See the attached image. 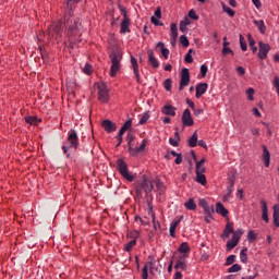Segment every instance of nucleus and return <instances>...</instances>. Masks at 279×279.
I'll use <instances>...</instances> for the list:
<instances>
[{"instance_id": "1", "label": "nucleus", "mask_w": 279, "mask_h": 279, "mask_svg": "<svg viewBox=\"0 0 279 279\" xmlns=\"http://www.w3.org/2000/svg\"><path fill=\"white\" fill-rule=\"evenodd\" d=\"M154 191V180L144 178L136 185V197L137 199H143V194L145 193L147 202L151 199V192Z\"/></svg>"}, {"instance_id": "2", "label": "nucleus", "mask_w": 279, "mask_h": 279, "mask_svg": "<svg viewBox=\"0 0 279 279\" xmlns=\"http://www.w3.org/2000/svg\"><path fill=\"white\" fill-rule=\"evenodd\" d=\"M63 32H64V22L62 20L52 22L48 26V38L50 40L54 39V40H57V43H62Z\"/></svg>"}, {"instance_id": "3", "label": "nucleus", "mask_w": 279, "mask_h": 279, "mask_svg": "<svg viewBox=\"0 0 279 279\" xmlns=\"http://www.w3.org/2000/svg\"><path fill=\"white\" fill-rule=\"evenodd\" d=\"M111 60L110 75L117 77V73L121 71V60H123V51L116 49L109 53Z\"/></svg>"}, {"instance_id": "4", "label": "nucleus", "mask_w": 279, "mask_h": 279, "mask_svg": "<svg viewBox=\"0 0 279 279\" xmlns=\"http://www.w3.org/2000/svg\"><path fill=\"white\" fill-rule=\"evenodd\" d=\"M77 147H80V137L77 136V131L71 129L68 132V140L62 146V150L64 154H66L69 149H73L74 151H77Z\"/></svg>"}, {"instance_id": "5", "label": "nucleus", "mask_w": 279, "mask_h": 279, "mask_svg": "<svg viewBox=\"0 0 279 279\" xmlns=\"http://www.w3.org/2000/svg\"><path fill=\"white\" fill-rule=\"evenodd\" d=\"M117 165L122 178H124V180H128V182H134L136 175L132 174L130 170H128V163H125V160L120 158L117 160Z\"/></svg>"}, {"instance_id": "6", "label": "nucleus", "mask_w": 279, "mask_h": 279, "mask_svg": "<svg viewBox=\"0 0 279 279\" xmlns=\"http://www.w3.org/2000/svg\"><path fill=\"white\" fill-rule=\"evenodd\" d=\"M126 141H128L130 156H137L142 151H145V147H147V140H143L140 147H136V148L132 147V141H134V137L130 133L126 136Z\"/></svg>"}, {"instance_id": "7", "label": "nucleus", "mask_w": 279, "mask_h": 279, "mask_svg": "<svg viewBox=\"0 0 279 279\" xmlns=\"http://www.w3.org/2000/svg\"><path fill=\"white\" fill-rule=\"evenodd\" d=\"M97 95L100 104H108V101H110V89L106 83H100L97 85Z\"/></svg>"}, {"instance_id": "8", "label": "nucleus", "mask_w": 279, "mask_h": 279, "mask_svg": "<svg viewBox=\"0 0 279 279\" xmlns=\"http://www.w3.org/2000/svg\"><path fill=\"white\" fill-rule=\"evenodd\" d=\"M241 236H243V229H238L231 240L227 242V252L230 250H234L239 245V241H241Z\"/></svg>"}, {"instance_id": "9", "label": "nucleus", "mask_w": 279, "mask_h": 279, "mask_svg": "<svg viewBox=\"0 0 279 279\" xmlns=\"http://www.w3.org/2000/svg\"><path fill=\"white\" fill-rule=\"evenodd\" d=\"M120 11L123 16L120 32L121 34H130V17H128V10H125L123 7H120Z\"/></svg>"}, {"instance_id": "10", "label": "nucleus", "mask_w": 279, "mask_h": 279, "mask_svg": "<svg viewBox=\"0 0 279 279\" xmlns=\"http://www.w3.org/2000/svg\"><path fill=\"white\" fill-rule=\"evenodd\" d=\"M189 84H191V72L189 71V69L183 68L181 71V81H180L179 90H184V88H186Z\"/></svg>"}, {"instance_id": "11", "label": "nucleus", "mask_w": 279, "mask_h": 279, "mask_svg": "<svg viewBox=\"0 0 279 279\" xmlns=\"http://www.w3.org/2000/svg\"><path fill=\"white\" fill-rule=\"evenodd\" d=\"M182 124H183V128H193V125H195V120H193V116H191L190 109H185L183 111Z\"/></svg>"}, {"instance_id": "12", "label": "nucleus", "mask_w": 279, "mask_h": 279, "mask_svg": "<svg viewBox=\"0 0 279 279\" xmlns=\"http://www.w3.org/2000/svg\"><path fill=\"white\" fill-rule=\"evenodd\" d=\"M258 47H259V51H258L259 60L267 59V56H268L269 51H271V46H269V44H265L263 41H259Z\"/></svg>"}, {"instance_id": "13", "label": "nucleus", "mask_w": 279, "mask_h": 279, "mask_svg": "<svg viewBox=\"0 0 279 279\" xmlns=\"http://www.w3.org/2000/svg\"><path fill=\"white\" fill-rule=\"evenodd\" d=\"M73 23L74 24L70 25L68 29V37L70 38V40H73V36H77V34H80V21L73 20Z\"/></svg>"}, {"instance_id": "14", "label": "nucleus", "mask_w": 279, "mask_h": 279, "mask_svg": "<svg viewBox=\"0 0 279 279\" xmlns=\"http://www.w3.org/2000/svg\"><path fill=\"white\" fill-rule=\"evenodd\" d=\"M101 126L104 128L105 132H108V134H112V132H117V123L110 120H104L101 123Z\"/></svg>"}, {"instance_id": "15", "label": "nucleus", "mask_w": 279, "mask_h": 279, "mask_svg": "<svg viewBox=\"0 0 279 279\" xmlns=\"http://www.w3.org/2000/svg\"><path fill=\"white\" fill-rule=\"evenodd\" d=\"M262 219L265 223H269V208L267 207L266 201H260Z\"/></svg>"}, {"instance_id": "16", "label": "nucleus", "mask_w": 279, "mask_h": 279, "mask_svg": "<svg viewBox=\"0 0 279 279\" xmlns=\"http://www.w3.org/2000/svg\"><path fill=\"white\" fill-rule=\"evenodd\" d=\"M177 252H179L180 256L189 258V254H191V246L186 242H182Z\"/></svg>"}, {"instance_id": "17", "label": "nucleus", "mask_w": 279, "mask_h": 279, "mask_svg": "<svg viewBox=\"0 0 279 279\" xmlns=\"http://www.w3.org/2000/svg\"><path fill=\"white\" fill-rule=\"evenodd\" d=\"M234 223L233 222H228L225 227V230L221 234V239H229L231 234H234Z\"/></svg>"}, {"instance_id": "18", "label": "nucleus", "mask_w": 279, "mask_h": 279, "mask_svg": "<svg viewBox=\"0 0 279 279\" xmlns=\"http://www.w3.org/2000/svg\"><path fill=\"white\" fill-rule=\"evenodd\" d=\"M206 90H208V84L207 83H198L196 85V99H199L203 95L206 94Z\"/></svg>"}, {"instance_id": "19", "label": "nucleus", "mask_w": 279, "mask_h": 279, "mask_svg": "<svg viewBox=\"0 0 279 279\" xmlns=\"http://www.w3.org/2000/svg\"><path fill=\"white\" fill-rule=\"evenodd\" d=\"M131 64H132V69L136 77V81L138 84H141V73L138 71V61L133 56H131Z\"/></svg>"}, {"instance_id": "20", "label": "nucleus", "mask_w": 279, "mask_h": 279, "mask_svg": "<svg viewBox=\"0 0 279 279\" xmlns=\"http://www.w3.org/2000/svg\"><path fill=\"white\" fill-rule=\"evenodd\" d=\"M154 262H147L143 269H142V279H148L149 278V270L151 271L154 269Z\"/></svg>"}, {"instance_id": "21", "label": "nucleus", "mask_w": 279, "mask_h": 279, "mask_svg": "<svg viewBox=\"0 0 279 279\" xmlns=\"http://www.w3.org/2000/svg\"><path fill=\"white\" fill-rule=\"evenodd\" d=\"M186 258L189 257H184L182 255H179L177 257V264L174 265V269H182L183 271H186Z\"/></svg>"}, {"instance_id": "22", "label": "nucleus", "mask_w": 279, "mask_h": 279, "mask_svg": "<svg viewBox=\"0 0 279 279\" xmlns=\"http://www.w3.org/2000/svg\"><path fill=\"white\" fill-rule=\"evenodd\" d=\"M262 148L264 165L265 167H269V165H271V154H269V149H267L266 145H263Z\"/></svg>"}, {"instance_id": "23", "label": "nucleus", "mask_w": 279, "mask_h": 279, "mask_svg": "<svg viewBox=\"0 0 279 279\" xmlns=\"http://www.w3.org/2000/svg\"><path fill=\"white\" fill-rule=\"evenodd\" d=\"M148 62L153 66V69H158V66H160V62L158 61L156 56H154V50L148 51Z\"/></svg>"}, {"instance_id": "24", "label": "nucleus", "mask_w": 279, "mask_h": 279, "mask_svg": "<svg viewBox=\"0 0 279 279\" xmlns=\"http://www.w3.org/2000/svg\"><path fill=\"white\" fill-rule=\"evenodd\" d=\"M175 110L177 108L172 105H166L162 107L161 112L168 117H175Z\"/></svg>"}, {"instance_id": "25", "label": "nucleus", "mask_w": 279, "mask_h": 279, "mask_svg": "<svg viewBox=\"0 0 279 279\" xmlns=\"http://www.w3.org/2000/svg\"><path fill=\"white\" fill-rule=\"evenodd\" d=\"M253 23L257 27L259 34H266L267 26L265 25V21H263V20H254Z\"/></svg>"}, {"instance_id": "26", "label": "nucleus", "mask_w": 279, "mask_h": 279, "mask_svg": "<svg viewBox=\"0 0 279 279\" xmlns=\"http://www.w3.org/2000/svg\"><path fill=\"white\" fill-rule=\"evenodd\" d=\"M148 215L151 217L154 230H158V228H160V221L156 220V214L154 213V208L151 206L148 208Z\"/></svg>"}, {"instance_id": "27", "label": "nucleus", "mask_w": 279, "mask_h": 279, "mask_svg": "<svg viewBox=\"0 0 279 279\" xmlns=\"http://www.w3.org/2000/svg\"><path fill=\"white\" fill-rule=\"evenodd\" d=\"M216 213L217 215H221V217H228V209L226 208V206H223L221 203H217L216 204Z\"/></svg>"}, {"instance_id": "28", "label": "nucleus", "mask_w": 279, "mask_h": 279, "mask_svg": "<svg viewBox=\"0 0 279 279\" xmlns=\"http://www.w3.org/2000/svg\"><path fill=\"white\" fill-rule=\"evenodd\" d=\"M274 214H272V219H274V225L276 228H279V205H275L272 207Z\"/></svg>"}, {"instance_id": "29", "label": "nucleus", "mask_w": 279, "mask_h": 279, "mask_svg": "<svg viewBox=\"0 0 279 279\" xmlns=\"http://www.w3.org/2000/svg\"><path fill=\"white\" fill-rule=\"evenodd\" d=\"M204 162H206L205 158L196 162V174L206 173V167H204Z\"/></svg>"}, {"instance_id": "30", "label": "nucleus", "mask_w": 279, "mask_h": 279, "mask_svg": "<svg viewBox=\"0 0 279 279\" xmlns=\"http://www.w3.org/2000/svg\"><path fill=\"white\" fill-rule=\"evenodd\" d=\"M170 36L172 38V40L175 43V40H178V24L172 23L170 25Z\"/></svg>"}, {"instance_id": "31", "label": "nucleus", "mask_w": 279, "mask_h": 279, "mask_svg": "<svg viewBox=\"0 0 279 279\" xmlns=\"http://www.w3.org/2000/svg\"><path fill=\"white\" fill-rule=\"evenodd\" d=\"M186 210H197V204L194 198H189V201L184 204Z\"/></svg>"}, {"instance_id": "32", "label": "nucleus", "mask_w": 279, "mask_h": 279, "mask_svg": "<svg viewBox=\"0 0 279 279\" xmlns=\"http://www.w3.org/2000/svg\"><path fill=\"white\" fill-rule=\"evenodd\" d=\"M141 236V232L138 230H131L128 232V239H131V241H138V238Z\"/></svg>"}, {"instance_id": "33", "label": "nucleus", "mask_w": 279, "mask_h": 279, "mask_svg": "<svg viewBox=\"0 0 279 279\" xmlns=\"http://www.w3.org/2000/svg\"><path fill=\"white\" fill-rule=\"evenodd\" d=\"M189 147H197V131L187 141Z\"/></svg>"}, {"instance_id": "34", "label": "nucleus", "mask_w": 279, "mask_h": 279, "mask_svg": "<svg viewBox=\"0 0 279 279\" xmlns=\"http://www.w3.org/2000/svg\"><path fill=\"white\" fill-rule=\"evenodd\" d=\"M247 40H248V46L251 47V50L253 51V53H256V51H258V48L256 47V41L254 40V38L252 37V35H247Z\"/></svg>"}, {"instance_id": "35", "label": "nucleus", "mask_w": 279, "mask_h": 279, "mask_svg": "<svg viewBox=\"0 0 279 279\" xmlns=\"http://www.w3.org/2000/svg\"><path fill=\"white\" fill-rule=\"evenodd\" d=\"M228 182H229V185L234 186V184L236 182V171L235 170H231V172L229 173Z\"/></svg>"}, {"instance_id": "36", "label": "nucleus", "mask_w": 279, "mask_h": 279, "mask_svg": "<svg viewBox=\"0 0 279 279\" xmlns=\"http://www.w3.org/2000/svg\"><path fill=\"white\" fill-rule=\"evenodd\" d=\"M189 25H191V20H189V17H184V20L180 22V32H186V27H189Z\"/></svg>"}, {"instance_id": "37", "label": "nucleus", "mask_w": 279, "mask_h": 279, "mask_svg": "<svg viewBox=\"0 0 279 279\" xmlns=\"http://www.w3.org/2000/svg\"><path fill=\"white\" fill-rule=\"evenodd\" d=\"M136 240H131L124 245V252H132L136 247Z\"/></svg>"}, {"instance_id": "38", "label": "nucleus", "mask_w": 279, "mask_h": 279, "mask_svg": "<svg viewBox=\"0 0 279 279\" xmlns=\"http://www.w3.org/2000/svg\"><path fill=\"white\" fill-rule=\"evenodd\" d=\"M196 182L198 184H202V186H206V184H207L206 175L204 173L196 174Z\"/></svg>"}, {"instance_id": "39", "label": "nucleus", "mask_w": 279, "mask_h": 279, "mask_svg": "<svg viewBox=\"0 0 279 279\" xmlns=\"http://www.w3.org/2000/svg\"><path fill=\"white\" fill-rule=\"evenodd\" d=\"M25 121L26 123H28L29 125H38V118L34 117V116H26L25 117Z\"/></svg>"}, {"instance_id": "40", "label": "nucleus", "mask_w": 279, "mask_h": 279, "mask_svg": "<svg viewBox=\"0 0 279 279\" xmlns=\"http://www.w3.org/2000/svg\"><path fill=\"white\" fill-rule=\"evenodd\" d=\"M154 186H156V189H157V191H159V193H165V183H162V181L154 180Z\"/></svg>"}, {"instance_id": "41", "label": "nucleus", "mask_w": 279, "mask_h": 279, "mask_svg": "<svg viewBox=\"0 0 279 279\" xmlns=\"http://www.w3.org/2000/svg\"><path fill=\"white\" fill-rule=\"evenodd\" d=\"M175 138L170 137L169 143L172 145V147H178L180 145V133L175 132Z\"/></svg>"}, {"instance_id": "42", "label": "nucleus", "mask_w": 279, "mask_h": 279, "mask_svg": "<svg viewBox=\"0 0 279 279\" xmlns=\"http://www.w3.org/2000/svg\"><path fill=\"white\" fill-rule=\"evenodd\" d=\"M222 10L226 14L230 15L231 17L234 16L235 12L230 7L226 5V2H221Z\"/></svg>"}, {"instance_id": "43", "label": "nucleus", "mask_w": 279, "mask_h": 279, "mask_svg": "<svg viewBox=\"0 0 279 279\" xmlns=\"http://www.w3.org/2000/svg\"><path fill=\"white\" fill-rule=\"evenodd\" d=\"M66 87L70 93H75V90H77V83H75V81H70L66 83Z\"/></svg>"}, {"instance_id": "44", "label": "nucleus", "mask_w": 279, "mask_h": 279, "mask_svg": "<svg viewBox=\"0 0 279 279\" xmlns=\"http://www.w3.org/2000/svg\"><path fill=\"white\" fill-rule=\"evenodd\" d=\"M149 117H150L149 111L144 112L140 119V125H145V123H147V121H149Z\"/></svg>"}, {"instance_id": "45", "label": "nucleus", "mask_w": 279, "mask_h": 279, "mask_svg": "<svg viewBox=\"0 0 279 279\" xmlns=\"http://www.w3.org/2000/svg\"><path fill=\"white\" fill-rule=\"evenodd\" d=\"M205 215H208V217L213 218V215H215V207L208 205L207 207H205L204 209Z\"/></svg>"}, {"instance_id": "46", "label": "nucleus", "mask_w": 279, "mask_h": 279, "mask_svg": "<svg viewBox=\"0 0 279 279\" xmlns=\"http://www.w3.org/2000/svg\"><path fill=\"white\" fill-rule=\"evenodd\" d=\"M239 38L242 51H247V43L245 41V37H243V35H240Z\"/></svg>"}, {"instance_id": "47", "label": "nucleus", "mask_w": 279, "mask_h": 279, "mask_svg": "<svg viewBox=\"0 0 279 279\" xmlns=\"http://www.w3.org/2000/svg\"><path fill=\"white\" fill-rule=\"evenodd\" d=\"M236 271H241V265L233 264L230 268H228V274H236Z\"/></svg>"}, {"instance_id": "48", "label": "nucleus", "mask_w": 279, "mask_h": 279, "mask_svg": "<svg viewBox=\"0 0 279 279\" xmlns=\"http://www.w3.org/2000/svg\"><path fill=\"white\" fill-rule=\"evenodd\" d=\"M241 263H247V248H243L240 253Z\"/></svg>"}, {"instance_id": "49", "label": "nucleus", "mask_w": 279, "mask_h": 279, "mask_svg": "<svg viewBox=\"0 0 279 279\" xmlns=\"http://www.w3.org/2000/svg\"><path fill=\"white\" fill-rule=\"evenodd\" d=\"M179 40H180L182 47H189V45H191L186 35H181Z\"/></svg>"}, {"instance_id": "50", "label": "nucleus", "mask_w": 279, "mask_h": 279, "mask_svg": "<svg viewBox=\"0 0 279 279\" xmlns=\"http://www.w3.org/2000/svg\"><path fill=\"white\" fill-rule=\"evenodd\" d=\"M83 73H85V75H92L93 74V65H90L89 63H86L83 68Z\"/></svg>"}, {"instance_id": "51", "label": "nucleus", "mask_w": 279, "mask_h": 279, "mask_svg": "<svg viewBox=\"0 0 279 279\" xmlns=\"http://www.w3.org/2000/svg\"><path fill=\"white\" fill-rule=\"evenodd\" d=\"M256 92L254 90V88H248L247 90H246V95H247V99H248V101H254V94H255Z\"/></svg>"}, {"instance_id": "52", "label": "nucleus", "mask_w": 279, "mask_h": 279, "mask_svg": "<svg viewBox=\"0 0 279 279\" xmlns=\"http://www.w3.org/2000/svg\"><path fill=\"white\" fill-rule=\"evenodd\" d=\"M236 260V256L235 255H230L227 257L226 259V266L229 267V265H233V263Z\"/></svg>"}, {"instance_id": "53", "label": "nucleus", "mask_w": 279, "mask_h": 279, "mask_svg": "<svg viewBox=\"0 0 279 279\" xmlns=\"http://www.w3.org/2000/svg\"><path fill=\"white\" fill-rule=\"evenodd\" d=\"M191 53H193V49H190L185 56V62H187V64H193V56Z\"/></svg>"}, {"instance_id": "54", "label": "nucleus", "mask_w": 279, "mask_h": 279, "mask_svg": "<svg viewBox=\"0 0 279 279\" xmlns=\"http://www.w3.org/2000/svg\"><path fill=\"white\" fill-rule=\"evenodd\" d=\"M189 16L190 19H192L193 21H199V15L197 14V12H195V10H190L189 12Z\"/></svg>"}, {"instance_id": "55", "label": "nucleus", "mask_w": 279, "mask_h": 279, "mask_svg": "<svg viewBox=\"0 0 279 279\" xmlns=\"http://www.w3.org/2000/svg\"><path fill=\"white\" fill-rule=\"evenodd\" d=\"M247 239L250 241V243H254V241H256V233L252 230H250L247 232Z\"/></svg>"}, {"instance_id": "56", "label": "nucleus", "mask_w": 279, "mask_h": 279, "mask_svg": "<svg viewBox=\"0 0 279 279\" xmlns=\"http://www.w3.org/2000/svg\"><path fill=\"white\" fill-rule=\"evenodd\" d=\"M171 84H172L171 78H167V80L163 82V87L166 88V90H168V93H171Z\"/></svg>"}, {"instance_id": "57", "label": "nucleus", "mask_w": 279, "mask_h": 279, "mask_svg": "<svg viewBox=\"0 0 279 279\" xmlns=\"http://www.w3.org/2000/svg\"><path fill=\"white\" fill-rule=\"evenodd\" d=\"M184 219V216H181L178 220L171 222L170 227L177 230L178 226H180L181 221Z\"/></svg>"}, {"instance_id": "58", "label": "nucleus", "mask_w": 279, "mask_h": 279, "mask_svg": "<svg viewBox=\"0 0 279 279\" xmlns=\"http://www.w3.org/2000/svg\"><path fill=\"white\" fill-rule=\"evenodd\" d=\"M184 219V216H181L178 220L171 222L170 227L177 230L178 226H180L181 221Z\"/></svg>"}, {"instance_id": "59", "label": "nucleus", "mask_w": 279, "mask_h": 279, "mask_svg": "<svg viewBox=\"0 0 279 279\" xmlns=\"http://www.w3.org/2000/svg\"><path fill=\"white\" fill-rule=\"evenodd\" d=\"M150 21H151L153 25H156L157 27L162 26V23H160V19H158L156 16H151Z\"/></svg>"}, {"instance_id": "60", "label": "nucleus", "mask_w": 279, "mask_h": 279, "mask_svg": "<svg viewBox=\"0 0 279 279\" xmlns=\"http://www.w3.org/2000/svg\"><path fill=\"white\" fill-rule=\"evenodd\" d=\"M206 73H208V65H206V64L201 65L202 77H206Z\"/></svg>"}, {"instance_id": "61", "label": "nucleus", "mask_w": 279, "mask_h": 279, "mask_svg": "<svg viewBox=\"0 0 279 279\" xmlns=\"http://www.w3.org/2000/svg\"><path fill=\"white\" fill-rule=\"evenodd\" d=\"M228 53H230L231 56H234V51H232V49H230L229 47H223L222 56H228Z\"/></svg>"}, {"instance_id": "62", "label": "nucleus", "mask_w": 279, "mask_h": 279, "mask_svg": "<svg viewBox=\"0 0 279 279\" xmlns=\"http://www.w3.org/2000/svg\"><path fill=\"white\" fill-rule=\"evenodd\" d=\"M130 128H132V121L128 120L123 125L122 129L128 132V130H130Z\"/></svg>"}, {"instance_id": "63", "label": "nucleus", "mask_w": 279, "mask_h": 279, "mask_svg": "<svg viewBox=\"0 0 279 279\" xmlns=\"http://www.w3.org/2000/svg\"><path fill=\"white\" fill-rule=\"evenodd\" d=\"M161 56L165 58V60H169V49L162 48Z\"/></svg>"}, {"instance_id": "64", "label": "nucleus", "mask_w": 279, "mask_h": 279, "mask_svg": "<svg viewBox=\"0 0 279 279\" xmlns=\"http://www.w3.org/2000/svg\"><path fill=\"white\" fill-rule=\"evenodd\" d=\"M236 71H238V74H239V75H241V76L245 75V68H243V66H238V68H236Z\"/></svg>"}]
</instances>
